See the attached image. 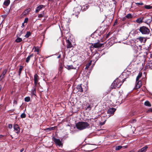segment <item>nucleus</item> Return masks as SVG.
I'll list each match as a JSON object with an SVG mask.
<instances>
[{
    "label": "nucleus",
    "instance_id": "nucleus-7",
    "mask_svg": "<svg viewBox=\"0 0 152 152\" xmlns=\"http://www.w3.org/2000/svg\"><path fill=\"white\" fill-rule=\"evenodd\" d=\"M14 129L15 131H16V133L18 134L20 132V129L19 126L17 124H15L14 125Z\"/></svg>",
    "mask_w": 152,
    "mask_h": 152
},
{
    "label": "nucleus",
    "instance_id": "nucleus-37",
    "mask_svg": "<svg viewBox=\"0 0 152 152\" xmlns=\"http://www.w3.org/2000/svg\"><path fill=\"white\" fill-rule=\"evenodd\" d=\"M28 20V19L27 18H26L25 19L24 23H26L27 22Z\"/></svg>",
    "mask_w": 152,
    "mask_h": 152
},
{
    "label": "nucleus",
    "instance_id": "nucleus-31",
    "mask_svg": "<svg viewBox=\"0 0 152 152\" xmlns=\"http://www.w3.org/2000/svg\"><path fill=\"white\" fill-rule=\"evenodd\" d=\"M92 61H91L88 64H87L86 67V69H88L89 68V66L91 65Z\"/></svg>",
    "mask_w": 152,
    "mask_h": 152
},
{
    "label": "nucleus",
    "instance_id": "nucleus-12",
    "mask_svg": "<svg viewBox=\"0 0 152 152\" xmlns=\"http://www.w3.org/2000/svg\"><path fill=\"white\" fill-rule=\"evenodd\" d=\"M148 148L147 146H145L142 148L138 150L137 152H145Z\"/></svg>",
    "mask_w": 152,
    "mask_h": 152
},
{
    "label": "nucleus",
    "instance_id": "nucleus-23",
    "mask_svg": "<svg viewBox=\"0 0 152 152\" xmlns=\"http://www.w3.org/2000/svg\"><path fill=\"white\" fill-rule=\"evenodd\" d=\"M31 34V32L29 31H27L25 37L26 38H28Z\"/></svg>",
    "mask_w": 152,
    "mask_h": 152
},
{
    "label": "nucleus",
    "instance_id": "nucleus-26",
    "mask_svg": "<svg viewBox=\"0 0 152 152\" xmlns=\"http://www.w3.org/2000/svg\"><path fill=\"white\" fill-rule=\"evenodd\" d=\"M22 41V39L20 37H18L15 40V41L16 42H21Z\"/></svg>",
    "mask_w": 152,
    "mask_h": 152
},
{
    "label": "nucleus",
    "instance_id": "nucleus-5",
    "mask_svg": "<svg viewBox=\"0 0 152 152\" xmlns=\"http://www.w3.org/2000/svg\"><path fill=\"white\" fill-rule=\"evenodd\" d=\"M103 45V43H100L99 42L92 44L93 47L95 48H100L102 47Z\"/></svg>",
    "mask_w": 152,
    "mask_h": 152
},
{
    "label": "nucleus",
    "instance_id": "nucleus-18",
    "mask_svg": "<svg viewBox=\"0 0 152 152\" xmlns=\"http://www.w3.org/2000/svg\"><path fill=\"white\" fill-rule=\"evenodd\" d=\"M30 8H28L25 10L23 14L24 15H27L28 13L30 12Z\"/></svg>",
    "mask_w": 152,
    "mask_h": 152
},
{
    "label": "nucleus",
    "instance_id": "nucleus-49",
    "mask_svg": "<svg viewBox=\"0 0 152 152\" xmlns=\"http://www.w3.org/2000/svg\"><path fill=\"white\" fill-rule=\"evenodd\" d=\"M16 102H17L15 101V103H16Z\"/></svg>",
    "mask_w": 152,
    "mask_h": 152
},
{
    "label": "nucleus",
    "instance_id": "nucleus-35",
    "mask_svg": "<svg viewBox=\"0 0 152 152\" xmlns=\"http://www.w3.org/2000/svg\"><path fill=\"white\" fill-rule=\"evenodd\" d=\"M135 4L138 5H142L144 4L142 2L140 3H135Z\"/></svg>",
    "mask_w": 152,
    "mask_h": 152
},
{
    "label": "nucleus",
    "instance_id": "nucleus-41",
    "mask_svg": "<svg viewBox=\"0 0 152 152\" xmlns=\"http://www.w3.org/2000/svg\"><path fill=\"white\" fill-rule=\"evenodd\" d=\"M136 121V120L135 119H133L132 120V122L133 123L135 122Z\"/></svg>",
    "mask_w": 152,
    "mask_h": 152
},
{
    "label": "nucleus",
    "instance_id": "nucleus-19",
    "mask_svg": "<svg viewBox=\"0 0 152 152\" xmlns=\"http://www.w3.org/2000/svg\"><path fill=\"white\" fill-rule=\"evenodd\" d=\"M33 56V54H31L29 56L26 58V63H28L30 59V58L31 57Z\"/></svg>",
    "mask_w": 152,
    "mask_h": 152
},
{
    "label": "nucleus",
    "instance_id": "nucleus-3",
    "mask_svg": "<svg viewBox=\"0 0 152 152\" xmlns=\"http://www.w3.org/2000/svg\"><path fill=\"white\" fill-rule=\"evenodd\" d=\"M139 31L142 34H148L150 33V31L149 28L144 26L140 27Z\"/></svg>",
    "mask_w": 152,
    "mask_h": 152
},
{
    "label": "nucleus",
    "instance_id": "nucleus-16",
    "mask_svg": "<svg viewBox=\"0 0 152 152\" xmlns=\"http://www.w3.org/2000/svg\"><path fill=\"white\" fill-rule=\"evenodd\" d=\"M10 3V0H5L3 4L5 6H8Z\"/></svg>",
    "mask_w": 152,
    "mask_h": 152
},
{
    "label": "nucleus",
    "instance_id": "nucleus-51",
    "mask_svg": "<svg viewBox=\"0 0 152 152\" xmlns=\"http://www.w3.org/2000/svg\"><path fill=\"white\" fill-rule=\"evenodd\" d=\"M16 102H17L15 101V103H16Z\"/></svg>",
    "mask_w": 152,
    "mask_h": 152
},
{
    "label": "nucleus",
    "instance_id": "nucleus-36",
    "mask_svg": "<svg viewBox=\"0 0 152 152\" xmlns=\"http://www.w3.org/2000/svg\"><path fill=\"white\" fill-rule=\"evenodd\" d=\"M34 51H36L37 52V54L39 53V49L38 48H35Z\"/></svg>",
    "mask_w": 152,
    "mask_h": 152
},
{
    "label": "nucleus",
    "instance_id": "nucleus-4",
    "mask_svg": "<svg viewBox=\"0 0 152 152\" xmlns=\"http://www.w3.org/2000/svg\"><path fill=\"white\" fill-rule=\"evenodd\" d=\"M52 139L56 145L58 146L59 147H62V144L60 140L56 139L54 137Z\"/></svg>",
    "mask_w": 152,
    "mask_h": 152
},
{
    "label": "nucleus",
    "instance_id": "nucleus-47",
    "mask_svg": "<svg viewBox=\"0 0 152 152\" xmlns=\"http://www.w3.org/2000/svg\"><path fill=\"white\" fill-rule=\"evenodd\" d=\"M49 1H52L53 0H48Z\"/></svg>",
    "mask_w": 152,
    "mask_h": 152
},
{
    "label": "nucleus",
    "instance_id": "nucleus-20",
    "mask_svg": "<svg viewBox=\"0 0 152 152\" xmlns=\"http://www.w3.org/2000/svg\"><path fill=\"white\" fill-rule=\"evenodd\" d=\"M144 105L145 106L150 107L151 106V104L150 102L148 101H145L144 103Z\"/></svg>",
    "mask_w": 152,
    "mask_h": 152
},
{
    "label": "nucleus",
    "instance_id": "nucleus-44",
    "mask_svg": "<svg viewBox=\"0 0 152 152\" xmlns=\"http://www.w3.org/2000/svg\"><path fill=\"white\" fill-rule=\"evenodd\" d=\"M91 105H89L88 107H87V108H91Z\"/></svg>",
    "mask_w": 152,
    "mask_h": 152
},
{
    "label": "nucleus",
    "instance_id": "nucleus-13",
    "mask_svg": "<svg viewBox=\"0 0 152 152\" xmlns=\"http://www.w3.org/2000/svg\"><path fill=\"white\" fill-rule=\"evenodd\" d=\"M76 88L78 90V92H83V88L81 86V85H79L77 86Z\"/></svg>",
    "mask_w": 152,
    "mask_h": 152
},
{
    "label": "nucleus",
    "instance_id": "nucleus-11",
    "mask_svg": "<svg viewBox=\"0 0 152 152\" xmlns=\"http://www.w3.org/2000/svg\"><path fill=\"white\" fill-rule=\"evenodd\" d=\"M137 39L139 40L141 43H145L146 40V39L145 37H140L138 38Z\"/></svg>",
    "mask_w": 152,
    "mask_h": 152
},
{
    "label": "nucleus",
    "instance_id": "nucleus-42",
    "mask_svg": "<svg viewBox=\"0 0 152 152\" xmlns=\"http://www.w3.org/2000/svg\"><path fill=\"white\" fill-rule=\"evenodd\" d=\"M24 150V149L23 148H22L20 150V152H22Z\"/></svg>",
    "mask_w": 152,
    "mask_h": 152
},
{
    "label": "nucleus",
    "instance_id": "nucleus-30",
    "mask_svg": "<svg viewBox=\"0 0 152 152\" xmlns=\"http://www.w3.org/2000/svg\"><path fill=\"white\" fill-rule=\"evenodd\" d=\"M145 7L146 9H150L152 8V7L150 5H145Z\"/></svg>",
    "mask_w": 152,
    "mask_h": 152
},
{
    "label": "nucleus",
    "instance_id": "nucleus-2",
    "mask_svg": "<svg viewBox=\"0 0 152 152\" xmlns=\"http://www.w3.org/2000/svg\"><path fill=\"white\" fill-rule=\"evenodd\" d=\"M122 84V82L119 79H116L112 83L111 85V88H119L121 86Z\"/></svg>",
    "mask_w": 152,
    "mask_h": 152
},
{
    "label": "nucleus",
    "instance_id": "nucleus-34",
    "mask_svg": "<svg viewBox=\"0 0 152 152\" xmlns=\"http://www.w3.org/2000/svg\"><path fill=\"white\" fill-rule=\"evenodd\" d=\"M26 117V114L24 113H22L20 115V117L22 118H25Z\"/></svg>",
    "mask_w": 152,
    "mask_h": 152
},
{
    "label": "nucleus",
    "instance_id": "nucleus-8",
    "mask_svg": "<svg viewBox=\"0 0 152 152\" xmlns=\"http://www.w3.org/2000/svg\"><path fill=\"white\" fill-rule=\"evenodd\" d=\"M116 109L114 108H110L107 111V113L110 115H113L114 112L115 111Z\"/></svg>",
    "mask_w": 152,
    "mask_h": 152
},
{
    "label": "nucleus",
    "instance_id": "nucleus-33",
    "mask_svg": "<svg viewBox=\"0 0 152 152\" xmlns=\"http://www.w3.org/2000/svg\"><path fill=\"white\" fill-rule=\"evenodd\" d=\"M123 147L121 146H118L116 147L115 150H118L121 149Z\"/></svg>",
    "mask_w": 152,
    "mask_h": 152
},
{
    "label": "nucleus",
    "instance_id": "nucleus-25",
    "mask_svg": "<svg viewBox=\"0 0 152 152\" xmlns=\"http://www.w3.org/2000/svg\"><path fill=\"white\" fill-rule=\"evenodd\" d=\"M23 67V66H20V68L18 71V75L19 76H20V75L21 73V71L22 70Z\"/></svg>",
    "mask_w": 152,
    "mask_h": 152
},
{
    "label": "nucleus",
    "instance_id": "nucleus-14",
    "mask_svg": "<svg viewBox=\"0 0 152 152\" xmlns=\"http://www.w3.org/2000/svg\"><path fill=\"white\" fill-rule=\"evenodd\" d=\"M6 69H4L1 75L0 76V81H1L4 77V75L6 73Z\"/></svg>",
    "mask_w": 152,
    "mask_h": 152
},
{
    "label": "nucleus",
    "instance_id": "nucleus-10",
    "mask_svg": "<svg viewBox=\"0 0 152 152\" xmlns=\"http://www.w3.org/2000/svg\"><path fill=\"white\" fill-rule=\"evenodd\" d=\"M142 85L141 81L140 80H138L136 81V84L135 86V88L136 89L139 88Z\"/></svg>",
    "mask_w": 152,
    "mask_h": 152
},
{
    "label": "nucleus",
    "instance_id": "nucleus-24",
    "mask_svg": "<svg viewBox=\"0 0 152 152\" xmlns=\"http://www.w3.org/2000/svg\"><path fill=\"white\" fill-rule=\"evenodd\" d=\"M63 68V67L61 65L60 66L58 69V71L60 73V74H61L62 73Z\"/></svg>",
    "mask_w": 152,
    "mask_h": 152
},
{
    "label": "nucleus",
    "instance_id": "nucleus-40",
    "mask_svg": "<svg viewBox=\"0 0 152 152\" xmlns=\"http://www.w3.org/2000/svg\"><path fill=\"white\" fill-rule=\"evenodd\" d=\"M9 127L10 129H11L12 127V126L11 124H10L9 125Z\"/></svg>",
    "mask_w": 152,
    "mask_h": 152
},
{
    "label": "nucleus",
    "instance_id": "nucleus-45",
    "mask_svg": "<svg viewBox=\"0 0 152 152\" xmlns=\"http://www.w3.org/2000/svg\"><path fill=\"white\" fill-rule=\"evenodd\" d=\"M3 136H4L2 135H0V137H2Z\"/></svg>",
    "mask_w": 152,
    "mask_h": 152
},
{
    "label": "nucleus",
    "instance_id": "nucleus-27",
    "mask_svg": "<svg viewBox=\"0 0 152 152\" xmlns=\"http://www.w3.org/2000/svg\"><path fill=\"white\" fill-rule=\"evenodd\" d=\"M56 127H50L46 129V130L47 131H51L55 129Z\"/></svg>",
    "mask_w": 152,
    "mask_h": 152
},
{
    "label": "nucleus",
    "instance_id": "nucleus-1",
    "mask_svg": "<svg viewBox=\"0 0 152 152\" xmlns=\"http://www.w3.org/2000/svg\"><path fill=\"white\" fill-rule=\"evenodd\" d=\"M76 126L78 129L81 130L89 128V125L86 122H79L76 124Z\"/></svg>",
    "mask_w": 152,
    "mask_h": 152
},
{
    "label": "nucleus",
    "instance_id": "nucleus-29",
    "mask_svg": "<svg viewBox=\"0 0 152 152\" xmlns=\"http://www.w3.org/2000/svg\"><path fill=\"white\" fill-rule=\"evenodd\" d=\"M136 21L137 23H142V19L140 18L137 19L136 20Z\"/></svg>",
    "mask_w": 152,
    "mask_h": 152
},
{
    "label": "nucleus",
    "instance_id": "nucleus-43",
    "mask_svg": "<svg viewBox=\"0 0 152 152\" xmlns=\"http://www.w3.org/2000/svg\"><path fill=\"white\" fill-rule=\"evenodd\" d=\"M24 23H23L22 24V27H24Z\"/></svg>",
    "mask_w": 152,
    "mask_h": 152
},
{
    "label": "nucleus",
    "instance_id": "nucleus-32",
    "mask_svg": "<svg viewBox=\"0 0 152 152\" xmlns=\"http://www.w3.org/2000/svg\"><path fill=\"white\" fill-rule=\"evenodd\" d=\"M126 17L127 18H132V16L131 14H129L126 16Z\"/></svg>",
    "mask_w": 152,
    "mask_h": 152
},
{
    "label": "nucleus",
    "instance_id": "nucleus-21",
    "mask_svg": "<svg viewBox=\"0 0 152 152\" xmlns=\"http://www.w3.org/2000/svg\"><path fill=\"white\" fill-rule=\"evenodd\" d=\"M142 76V73H139L137 75V77L136 80V81H138L139 80V79L141 78Z\"/></svg>",
    "mask_w": 152,
    "mask_h": 152
},
{
    "label": "nucleus",
    "instance_id": "nucleus-38",
    "mask_svg": "<svg viewBox=\"0 0 152 152\" xmlns=\"http://www.w3.org/2000/svg\"><path fill=\"white\" fill-rule=\"evenodd\" d=\"M152 112V108H150L147 111V113L151 112Z\"/></svg>",
    "mask_w": 152,
    "mask_h": 152
},
{
    "label": "nucleus",
    "instance_id": "nucleus-15",
    "mask_svg": "<svg viewBox=\"0 0 152 152\" xmlns=\"http://www.w3.org/2000/svg\"><path fill=\"white\" fill-rule=\"evenodd\" d=\"M44 6L42 5H40L37 7L36 10L35 12L37 13Z\"/></svg>",
    "mask_w": 152,
    "mask_h": 152
},
{
    "label": "nucleus",
    "instance_id": "nucleus-28",
    "mask_svg": "<svg viewBox=\"0 0 152 152\" xmlns=\"http://www.w3.org/2000/svg\"><path fill=\"white\" fill-rule=\"evenodd\" d=\"M24 100L25 102H28L30 100V98L29 96L26 97L25 98Z\"/></svg>",
    "mask_w": 152,
    "mask_h": 152
},
{
    "label": "nucleus",
    "instance_id": "nucleus-46",
    "mask_svg": "<svg viewBox=\"0 0 152 152\" xmlns=\"http://www.w3.org/2000/svg\"><path fill=\"white\" fill-rule=\"evenodd\" d=\"M60 57V56L59 55L58 57V58H59Z\"/></svg>",
    "mask_w": 152,
    "mask_h": 152
},
{
    "label": "nucleus",
    "instance_id": "nucleus-6",
    "mask_svg": "<svg viewBox=\"0 0 152 152\" xmlns=\"http://www.w3.org/2000/svg\"><path fill=\"white\" fill-rule=\"evenodd\" d=\"M66 47L67 48H70L72 47L73 46L71 42L69 41V39H67L66 38Z\"/></svg>",
    "mask_w": 152,
    "mask_h": 152
},
{
    "label": "nucleus",
    "instance_id": "nucleus-22",
    "mask_svg": "<svg viewBox=\"0 0 152 152\" xmlns=\"http://www.w3.org/2000/svg\"><path fill=\"white\" fill-rule=\"evenodd\" d=\"M36 93V87H34L33 89L31 90V94H32L36 95L35 94Z\"/></svg>",
    "mask_w": 152,
    "mask_h": 152
},
{
    "label": "nucleus",
    "instance_id": "nucleus-17",
    "mask_svg": "<svg viewBox=\"0 0 152 152\" xmlns=\"http://www.w3.org/2000/svg\"><path fill=\"white\" fill-rule=\"evenodd\" d=\"M66 69H68V70H70L71 69H75V68L72 65H67L65 67Z\"/></svg>",
    "mask_w": 152,
    "mask_h": 152
},
{
    "label": "nucleus",
    "instance_id": "nucleus-50",
    "mask_svg": "<svg viewBox=\"0 0 152 152\" xmlns=\"http://www.w3.org/2000/svg\"><path fill=\"white\" fill-rule=\"evenodd\" d=\"M16 102H17L15 101V103H16Z\"/></svg>",
    "mask_w": 152,
    "mask_h": 152
},
{
    "label": "nucleus",
    "instance_id": "nucleus-9",
    "mask_svg": "<svg viewBox=\"0 0 152 152\" xmlns=\"http://www.w3.org/2000/svg\"><path fill=\"white\" fill-rule=\"evenodd\" d=\"M39 80V76L37 74H35L34 76V80L35 86H37Z\"/></svg>",
    "mask_w": 152,
    "mask_h": 152
},
{
    "label": "nucleus",
    "instance_id": "nucleus-48",
    "mask_svg": "<svg viewBox=\"0 0 152 152\" xmlns=\"http://www.w3.org/2000/svg\"><path fill=\"white\" fill-rule=\"evenodd\" d=\"M124 147V148H126V147Z\"/></svg>",
    "mask_w": 152,
    "mask_h": 152
},
{
    "label": "nucleus",
    "instance_id": "nucleus-39",
    "mask_svg": "<svg viewBox=\"0 0 152 152\" xmlns=\"http://www.w3.org/2000/svg\"><path fill=\"white\" fill-rule=\"evenodd\" d=\"M43 15L42 14H39L38 15V17L39 18H40L43 17Z\"/></svg>",
    "mask_w": 152,
    "mask_h": 152
}]
</instances>
